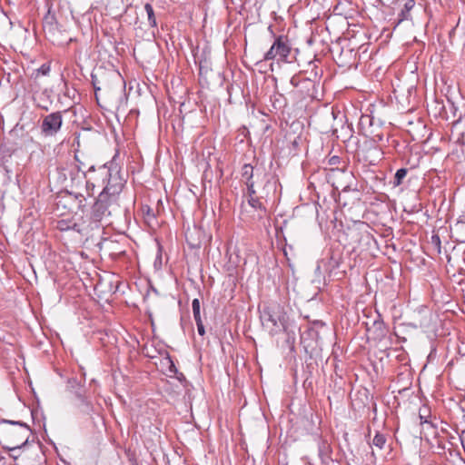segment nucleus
Here are the masks:
<instances>
[{"label": "nucleus", "mask_w": 465, "mask_h": 465, "mask_svg": "<svg viewBox=\"0 0 465 465\" xmlns=\"http://www.w3.org/2000/svg\"><path fill=\"white\" fill-rule=\"evenodd\" d=\"M80 173L74 163L60 168V189H73L76 182H79Z\"/></svg>", "instance_id": "12"}, {"label": "nucleus", "mask_w": 465, "mask_h": 465, "mask_svg": "<svg viewBox=\"0 0 465 465\" xmlns=\"http://www.w3.org/2000/svg\"><path fill=\"white\" fill-rule=\"evenodd\" d=\"M73 108V104H68L66 105L64 108H63V112H68L69 110H71ZM62 112V110L60 109V113Z\"/></svg>", "instance_id": "42"}, {"label": "nucleus", "mask_w": 465, "mask_h": 465, "mask_svg": "<svg viewBox=\"0 0 465 465\" xmlns=\"http://www.w3.org/2000/svg\"><path fill=\"white\" fill-rule=\"evenodd\" d=\"M343 262V248L340 246L331 247L329 252L328 260L325 262V267L329 274H340L342 277L345 274V270H341Z\"/></svg>", "instance_id": "11"}, {"label": "nucleus", "mask_w": 465, "mask_h": 465, "mask_svg": "<svg viewBox=\"0 0 465 465\" xmlns=\"http://www.w3.org/2000/svg\"><path fill=\"white\" fill-rule=\"evenodd\" d=\"M143 213L147 219L155 218L153 210L149 205H145L143 207Z\"/></svg>", "instance_id": "29"}, {"label": "nucleus", "mask_w": 465, "mask_h": 465, "mask_svg": "<svg viewBox=\"0 0 465 465\" xmlns=\"http://www.w3.org/2000/svg\"><path fill=\"white\" fill-rule=\"evenodd\" d=\"M335 173H344V171L341 168H331L330 170L329 175H334Z\"/></svg>", "instance_id": "38"}, {"label": "nucleus", "mask_w": 465, "mask_h": 465, "mask_svg": "<svg viewBox=\"0 0 465 465\" xmlns=\"http://www.w3.org/2000/svg\"><path fill=\"white\" fill-rule=\"evenodd\" d=\"M174 376L176 377V379L180 381H185V377L184 375L182 373V372H179L178 371V374H174Z\"/></svg>", "instance_id": "40"}, {"label": "nucleus", "mask_w": 465, "mask_h": 465, "mask_svg": "<svg viewBox=\"0 0 465 465\" xmlns=\"http://www.w3.org/2000/svg\"><path fill=\"white\" fill-rule=\"evenodd\" d=\"M30 433L26 423L0 418V443L9 451H19L27 443Z\"/></svg>", "instance_id": "3"}, {"label": "nucleus", "mask_w": 465, "mask_h": 465, "mask_svg": "<svg viewBox=\"0 0 465 465\" xmlns=\"http://www.w3.org/2000/svg\"><path fill=\"white\" fill-rule=\"evenodd\" d=\"M341 162V158L339 156H331L330 159H329V164L330 165H337L339 164Z\"/></svg>", "instance_id": "33"}, {"label": "nucleus", "mask_w": 465, "mask_h": 465, "mask_svg": "<svg viewBox=\"0 0 465 465\" xmlns=\"http://www.w3.org/2000/svg\"><path fill=\"white\" fill-rule=\"evenodd\" d=\"M118 159L119 153L116 152L109 162L97 168L92 165L87 171L89 175L86 182L87 189L94 190L95 187H102L103 190L99 193L96 200L108 207L116 203L126 183Z\"/></svg>", "instance_id": "1"}, {"label": "nucleus", "mask_w": 465, "mask_h": 465, "mask_svg": "<svg viewBox=\"0 0 465 465\" xmlns=\"http://www.w3.org/2000/svg\"><path fill=\"white\" fill-rule=\"evenodd\" d=\"M192 308H193V318L195 322L202 321L201 318V304L199 299L195 298L192 302Z\"/></svg>", "instance_id": "26"}, {"label": "nucleus", "mask_w": 465, "mask_h": 465, "mask_svg": "<svg viewBox=\"0 0 465 465\" xmlns=\"http://www.w3.org/2000/svg\"><path fill=\"white\" fill-rule=\"evenodd\" d=\"M385 443H386V437L384 434L382 433H380L379 431L376 432L373 440H372V444L379 448V449H383L384 446H385Z\"/></svg>", "instance_id": "27"}, {"label": "nucleus", "mask_w": 465, "mask_h": 465, "mask_svg": "<svg viewBox=\"0 0 465 465\" xmlns=\"http://www.w3.org/2000/svg\"><path fill=\"white\" fill-rule=\"evenodd\" d=\"M460 119H459V120L455 121V122L453 123V127H457V126L460 124Z\"/></svg>", "instance_id": "46"}, {"label": "nucleus", "mask_w": 465, "mask_h": 465, "mask_svg": "<svg viewBox=\"0 0 465 465\" xmlns=\"http://www.w3.org/2000/svg\"><path fill=\"white\" fill-rule=\"evenodd\" d=\"M301 340L305 350H314L320 346V331L315 327H308V329L301 335Z\"/></svg>", "instance_id": "15"}, {"label": "nucleus", "mask_w": 465, "mask_h": 465, "mask_svg": "<svg viewBox=\"0 0 465 465\" xmlns=\"http://www.w3.org/2000/svg\"><path fill=\"white\" fill-rule=\"evenodd\" d=\"M375 138H377L378 141H382L383 139V134H376L375 135Z\"/></svg>", "instance_id": "45"}, {"label": "nucleus", "mask_w": 465, "mask_h": 465, "mask_svg": "<svg viewBox=\"0 0 465 465\" xmlns=\"http://www.w3.org/2000/svg\"><path fill=\"white\" fill-rule=\"evenodd\" d=\"M144 10L147 14V19H148V23H149V25L151 27H157V21H156V18H155V15H154V11H153V5L149 3H146L144 5Z\"/></svg>", "instance_id": "24"}, {"label": "nucleus", "mask_w": 465, "mask_h": 465, "mask_svg": "<svg viewBox=\"0 0 465 465\" xmlns=\"http://www.w3.org/2000/svg\"><path fill=\"white\" fill-rule=\"evenodd\" d=\"M229 261H230V262L233 263V264H234V266H237V261H234V260L232 259V254H231V255H230V257H229Z\"/></svg>", "instance_id": "44"}, {"label": "nucleus", "mask_w": 465, "mask_h": 465, "mask_svg": "<svg viewBox=\"0 0 465 465\" xmlns=\"http://www.w3.org/2000/svg\"><path fill=\"white\" fill-rule=\"evenodd\" d=\"M431 242L437 246L440 247V236L438 234H433L431 236Z\"/></svg>", "instance_id": "35"}, {"label": "nucleus", "mask_w": 465, "mask_h": 465, "mask_svg": "<svg viewBox=\"0 0 465 465\" xmlns=\"http://www.w3.org/2000/svg\"><path fill=\"white\" fill-rule=\"evenodd\" d=\"M195 322H196L197 331H198L199 335L203 336L205 334V329H204L203 321Z\"/></svg>", "instance_id": "31"}, {"label": "nucleus", "mask_w": 465, "mask_h": 465, "mask_svg": "<svg viewBox=\"0 0 465 465\" xmlns=\"http://www.w3.org/2000/svg\"><path fill=\"white\" fill-rule=\"evenodd\" d=\"M83 195L73 189H60V241L64 239V233L72 232L74 240L80 239V230L77 223L69 218H62L67 214L77 213L83 202Z\"/></svg>", "instance_id": "2"}, {"label": "nucleus", "mask_w": 465, "mask_h": 465, "mask_svg": "<svg viewBox=\"0 0 465 465\" xmlns=\"http://www.w3.org/2000/svg\"><path fill=\"white\" fill-rule=\"evenodd\" d=\"M292 48L286 35H281L275 37L270 49L264 54L263 60H274L283 63H292L295 55H292Z\"/></svg>", "instance_id": "8"}, {"label": "nucleus", "mask_w": 465, "mask_h": 465, "mask_svg": "<svg viewBox=\"0 0 465 465\" xmlns=\"http://www.w3.org/2000/svg\"><path fill=\"white\" fill-rule=\"evenodd\" d=\"M164 358L163 359V361L162 363L166 365L167 369H168V371L171 373V374H178V370L173 362V361L172 360L169 352L167 351H164Z\"/></svg>", "instance_id": "25"}, {"label": "nucleus", "mask_w": 465, "mask_h": 465, "mask_svg": "<svg viewBox=\"0 0 465 465\" xmlns=\"http://www.w3.org/2000/svg\"><path fill=\"white\" fill-rule=\"evenodd\" d=\"M289 318V315L278 304L264 306L260 315L262 326L269 331L272 336L280 333L281 328L286 329L285 322Z\"/></svg>", "instance_id": "5"}, {"label": "nucleus", "mask_w": 465, "mask_h": 465, "mask_svg": "<svg viewBox=\"0 0 465 465\" xmlns=\"http://www.w3.org/2000/svg\"><path fill=\"white\" fill-rule=\"evenodd\" d=\"M419 418L420 420V424L427 423L432 426V423L427 420V416L421 412V410H420Z\"/></svg>", "instance_id": "32"}, {"label": "nucleus", "mask_w": 465, "mask_h": 465, "mask_svg": "<svg viewBox=\"0 0 465 465\" xmlns=\"http://www.w3.org/2000/svg\"><path fill=\"white\" fill-rule=\"evenodd\" d=\"M58 132V112L44 117L41 124V134L45 137L54 136Z\"/></svg>", "instance_id": "14"}, {"label": "nucleus", "mask_w": 465, "mask_h": 465, "mask_svg": "<svg viewBox=\"0 0 465 465\" xmlns=\"http://www.w3.org/2000/svg\"><path fill=\"white\" fill-rule=\"evenodd\" d=\"M17 451H10V457L14 458V459H16L18 454L16 453Z\"/></svg>", "instance_id": "43"}, {"label": "nucleus", "mask_w": 465, "mask_h": 465, "mask_svg": "<svg viewBox=\"0 0 465 465\" xmlns=\"http://www.w3.org/2000/svg\"><path fill=\"white\" fill-rule=\"evenodd\" d=\"M91 78L96 98L98 92L101 90L110 92L116 89L122 91L125 87V82L117 71H105L99 68L92 73Z\"/></svg>", "instance_id": "4"}, {"label": "nucleus", "mask_w": 465, "mask_h": 465, "mask_svg": "<svg viewBox=\"0 0 465 465\" xmlns=\"http://www.w3.org/2000/svg\"><path fill=\"white\" fill-rule=\"evenodd\" d=\"M463 134H463V133H461L462 137L458 139V142H459V143H463Z\"/></svg>", "instance_id": "47"}, {"label": "nucleus", "mask_w": 465, "mask_h": 465, "mask_svg": "<svg viewBox=\"0 0 465 465\" xmlns=\"http://www.w3.org/2000/svg\"><path fill=\"white\" fill-rule=\"evenodd\" d=\"M46 12L42 19V32L45 38L55 45L58 41V3L56 0H45Z\"/></svg>", "instance_id": "7"}, {"label": "nucleus", "mask_w": 465, "mask_h": 465, "mask_svg": "<svg viewBox=\"0 0 465 465\" xmlns=\"http://www.w3.org/2000/svg\"><path fill=\"white\" fill-rule=\"evenodd\" d=\"M373 150L377 153L379 152V150L376 147H374Z\"/></svg>", "instance_id": "54"}, {"label": "nucleus", "mask_w": 465, "mask_h": 465, "mask_svg": "<svg viewBox=\"0 0 465 465\" xmlns=\"http://www.w3.org/2000/svg\"><path fill=\"white\" fill-rule=\"evenodd\" d=\"M153 291L155 292V293H158L157 290L153 288Z\"/></svg>", "instance_id": "52"}, {"label": "nucleus", "mask_w": 465, "mask_h": 465, "mask_svg": "<svg viewBox=\"0 0 465 465\" xmlns=\"http://www.w3.org/2000/svg\"><path fill=\"white\" fill-rule=\"evenodd\" d=\"M52 95H54V92L52 90H44L38 97V106L42 109L48 111L50 105L53 103V100L51 99Z\"/></svg>", "instance_id": "21"}, {"label": "nucleus", "mask_w": 465, "mask_h": 465, "mask_svg": "<svg viewBox=\"0 0 465 465\" xmlns=\"http://www.w3.org/2000/svg\"><path fill=\"white\" fill-rule=\"evenodd\" d=\"M460 440L463 450L465 452V430H461V432L460 433Z\"/></svg>", "instance_id": "37"}, {"label": "nucleus", "mask_w": 465, "mask_h": 465, "mask_svg": "<svg viewBox=\"0 0 465 465\" xmlns=\"http://www.w3.org/2000/svg\"><path fill=\"white\" fill-rule=\"evenodd\" d=\"M59 460H60V461H63L65 465H67V462H66L64 459H62V457H61V456H60V458H59Z\"/></svg>", "instance_id": "48"}, {"label": "nucleus", "mask_w": 465, "mask_h": 465, "mask_svg": "<svg viewBox=\"0 0 465 465\" xmlns=\"http://www.w3.org/2000/svg\"><path fill=\"white\" fill-rule=\"evenodd\" d=\"M40 71L43 74H46L49 72V65L43 64L40 68Z\"/></svg>", "instance_id": "39"}, {"label": "nucleus", "mask_w": 465, "mask_h": 465, "mask_svg": "<svg viewBox=\"0 0 465 465\" xmlns=\"http://www.w3.org/2000/svg\"><path fill=\"white\" fill-rule=\"evenodd\" d=\"M349 190H350V187H349V186H345V187L343 188V190H342V191H343V192H347V191H349Z\"/></svg>", "instance_id": "49"}, {"label": "nucleus", "mask_w": 465, "mask_h": 465, "mask_svg": "<svg viewBox=\"0 0 465 465\" xmlns=\"http://www.w3.org/2000/svg\"><path fill=\"white\" fill-rule=\"evenodd\" d=\"M238 259H239V256L236 255V258H234V261H237L238 262Z\"/></svg>", "instance_id": "51"}, {"label": "nucleus", "mask_w": 465, "mask_h": 465, "mask_svg": "<svg viewBox=\"0 0 465 465\" xmlns=\"http://www.w3.org/2000/svg\"><path fill=\"white\" fill-rule=\"evenodd\" d=\"M407 173V168L398 169L394 174L393 181L391 182L392 185L394 187L400 186L403 183V180L406 177Z\"/></svg>", "instance_id": "22"}, {"label": "nucleus", "mask_w": 465, "mask_h": 465, "mask_svg": "<svg viewBox=\"0 0 465 465\" xmlns=\"http://www.w3.org/2000/svg\"><path fill=\"white\" fill-rule=\"evenodd\" d=\"M110 207L104 204L99 201H95L94 205L92 206V218L95 222L101 221L104 217L111 214L109 210Z\"/></svg>", "instance_id": "19"}, {"label": "nucleus", "mask_w": 465, "mask_h": 465, "mask_svg": "<svg viewBox=\"0 0 465 465\" xmlns=\"http://www.w3.org/2000/svg\"><path fill=\"white\" fill-rule=\"evenodd\" d=\"M319 77L318 73H314V79L305 77L302 73L293 75L290 83L295 88H301L302 91H309L311 87L314 86L315 80Z\"/></svg>", "instance_id": "16"}, {"label": "nucleus", "mask_w": 465, "mask_h": 465, "mask_svg": "<svg viewBox=\"0 0 465 465\" xmlns=\"http://www.w3.org/2000/svg\"><path fill=\"white\" fill-rule=\"evenodd\" d=\"M52 444L54 445V450H57L56 445L54 442H52Z\"/></svg>", "instance_id": "50"}, {"label": "nucleus", "mask_w": 465, "mask_h": 465, "mask_svg": "<svg viewBox=\"0 0 465 465\" xmlns=\"http://www.w3.org/2000/svg\"><path fill=\"white\" fill-rule=\"evenodd\" d=\"M310 327H315L319 330L320 328L325 327V323L322 321L317 320V321L312 322V325Z\"/></svg>", "instance_id": "34"}, {"label": "nucleus", "mask_w": 465, "mask_h": 465, "mask_svg": "<svg viewBox=\"0 0 465 465\" xmlns=\"http://www.w3.org/2000/svg\"><path fill=\"white\" fill-rule=\"evenodd\" d=\"M262 201H264V198H260V195L255 197H251L248 199V203L250 206H252L255 210L262 211L263 213L266 212V207L264 206Z\"/></svg>", "instance_id": "23"}, {"label": "nucleus", "mask_w": 465, "mask_h": 465, "mask_svg": "<svg viewBox=\"0 0 465 465\" xmlns=\"http://www.w3.org/2000/svg\"><path fill=\"white\" fill-rule=\"evenodd\" d=\"M59 124H60V126L62 125V118L61 117H60Z\"/></svg>", "instance_id": "53"}, {"label": "nucleus", "mask_w": 465, "mask_h": 465, "mask_svg": "<svg viewBox=\"0 0 465 465\" xmlns=\"http://www.w3.org/2000/svg\"><path fill=\"white\" fill-rule=\"evenodd\" d=\"M322 448H325V444L323 442L322 443H319V445H318L319 456L321 457L322 460L324 461V456H323V452H322Z\"/></svg>", "instance_id": "36"}, {"label": "nucleus", "mask_w": 465, "mask_h": 465, "mask_svg": "<svg viewBox=\"0 0 465 465\" xmlns=\"http://www.w3.org/2000/svg\"><path fill=\"white\" fill-rule=\"evenodd\" d=\"M76 95V90L75 89H72V90H66V92H64V96L65 99H72L73 101V104H74L75 102L74 101V97Z\"/></svg>", "instance_id": "30"}, {"label": "nucleus", "mask_w": 465, "mask_h": 465, "mask_svg": "<svg viewBox=\"0 0 465 465\" xmlns=\"http://www.w3.org/2000/svg\"><path fill=\"white\" fill-rule=\"evenodd\" d=\"M256 183H257V182H250V183L247 182V183H245L246 188H247L248 199L251 197H255V196L259 195V193H257L258 190H257Z\"/></svg>", "instance_id": "28"}, {"label": "nucleus", "mask_w": 465, "mask_h": 465, "mask_svg": "<svg viewBox=\"0 0 465 465\" xmlns=\"http://www.w3.org/2000/svg\"><path fill=\"white\" fill-rule=\"evenodd\" d=\"M263 173V170L260 168H254L250 163H245L242 167V178L244 180V183H250V182H255L254 177L256 179H259L261 175Z\"/></svg>", "instance_id": "17"}, {"label": "nucleus", "mask_w": 465, "mask_h": 465, "mask_svg": "<svg viewBox=\"0 0 465 465\" xmlns=\"http://www.w3.org/2000/svg\"><path fill=\"white\" fill-rule=\"evenodd\" d=\"M286 329L281 328V332H284L286 334L285 342L287 345L292 349L295 344L296 341V333L295 331L297 329L295 323L293 321H291L290 319L285 322Z\"/></svg>", "instance_id": "18"}, {"label": "nucleus", "mask_w": 465, "mask_h": 465, "mask_svg": "<svg viewBox=\"0 0 465 465\" xmlns=\"http://www.w3.org/2000/svg\"><path fill=\"white\" fill-rule=\"evenodd\" d=\"M396 3L399 5H402V7L398 14V25L404 21H411L412 12L416 11L418 8H421V5H419L418 7L416 6L415 0H396Z\"/></svg>", "instance_id": "13"}, {"label": "nucleus", "mask_w": 465, "mask_h": 465, "mask_svg": "<svg viewBox=\"0 0 465 465\" xmlns=\"http://www.w3.org/2000/svg\"><path fill=\"white\" fill-rule=\"evenodd\" d=\"M255 182H257V193H259L260 198H264L265 202H274L276 199L278 179L263 172Z\"/></svg>", "instance_id": "10"}, {"label": "nucleus", "mask_w": 465, "mask_h": 465, "mask_svg": "<svg viewBox=\"0 0 465 465\" xmlns=\"http://www.w3.org/2000/svg\"><path fill=\"white\" fill-rule=\"evenodd\" d=\"M268 31L270 32L271 35L275 39V37H277L278 35H275L274 31H273V25H270L268 26Z\"/></svg>", "instance_id": "41"}, {"label": "nucleus", "mask_w": 465, "mask_h": 465, "mask_svg": "<svg viewBox=\"0 0 465 465\" xmlns=\"http://www.w3.org/2000/svg\"><path fill=\"white\" fill-rule=\"evenodd\" d=\"M364 223H355L351 227H348L344 234L349 245L351 246L353 252L357 250L365 251L376 244L373 235L368 232Z\"/></svg>", "instance_id": "6"}, {"label": "nucleus", "mask_w": 465, "mask_h": 465, "mask_svg": "<svg viewBox=\"0 0 465 465\" xmlns=\"http://www.w3.org/2000/svg\"><path fill=\"white\" fill-rule=\"evenodd\" d=\"M378 317L379 319L374 320L372 325L368 327L367 330L368 331H372L374 339L381 340L387 334V328L384 322L380 319V315Z\"/></svg>", "instance_id": "20"}, {"label": "nucleus", "mask_w": 465, "mask_h": 465, "mask_svg": "<svg viewBox=\"0 0 465 465\" xmlns=\"http://www.w3.org/2000/svg\"><path fill=\"white\" fill-rule=\"evenodd\" d=\"M326 120H333V124L331 125L332 135L337 139L345 142L352 137L353 128L352 124L348 123V119L345 114H341L340 112L335 113L331 111L324 115Z\"/></svg>", "instance_id": "9"}]
</instances>
